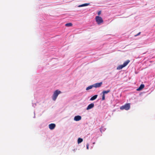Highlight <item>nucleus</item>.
I'll use <instances>...</instances> for the list:
<instances>
[{
  "mask_svg": "<svg viewBox=\"0 0 155 155\" xmlns=\"http://www.w3.org/2000/svg\"><path fill=\"white\" fill-rule=\"evenodd\" d=\"M102 84V82L97 83L93 84L94 87L95 88L99 87L101 86Z\"/></svg>",
  "mask_w": 155,
  "mask_h": 155,
  "instance_id": "obj_5",
  "label": "nucleus"
},
{
  "mask_svg": "<svg viewBox=\"0 0 155 155\" xmlns=\"http://www.w3.org/2000/svg\"><path fill=\"white\" fill-rule=\"evenodd\" d=\"M101 13V11H99L98 12V15H100Z\"/></svg>",
  "mask_w": 155,
  "mask_h": 155,
  "instance_id": "obj_20",
  "label": "nucleus"
},
{
  "mask_svg": "<svg viewBox=\"0 0 155 155\" xmlns=\"http://www.w3.org/2000/svg\"><path fill=\"white\" fill-rule=\"evenodd\" d=\"M83 140L81 138H79L78 139V143H81V142H82L83 141Z\"/></svg>",
  "mask_w": 155,
  "mask_h": 155,
  "instance_id": "obj_13",
  "label": "nucleus"
},
{
  "mask_svg": "<svg viewBox=\"0 0 155 155\" xmlns=\"http://www.w3.org/2000/svg\"><path fill=\"white\" fill-rule=\"evenodd\" d=\"M61 93L60 91L58 90H56L54 93L52 95V99L53 101H55L58 95Z\"/></svg>",
  "mask_w": 155,
  "mask_h": 155,
  "instance_id": "obj_2",
  "label": "nucleus"
},
{
  "mask_svg": "<svg viewBox=\"0 0 155 155\" xmlns=\"http://www.w3.org/2000/svg\"><path fill=\"white\" fill-rule=\"evenodd\" d=\"M106 130V129L105 128H104V127H101L100 128V130L101 132H102Z\"/></svg>",
  "mask_w": 155,
  "mask_h": 155,
  "instance_id": "obj_15",
  "label": "nucleus"
},
{
  "mask_svg": "<svg viewBox=\"0 0 155 155\" xmlns=\"http://www.w3.org/2000/svg\"><path fill=\"white\" fill-rule=\"evenodd\" d=\"M130 107V104H126L124 105L121 106L120 109L121 110L125 109L126 110H128L129 109Z\"/></svg>",
  "mask_w": 155,
  "mask_h": 155,
  "instance_id": "obj_4",
  "label": "nucleus"
},
{
  "mask_svg": "<svg viewBox=\"0 0 155 155\" xmlns=\"http://www.w3.org/2000/svg\"><path fill=\"white\" fill-rule=\"evenodd\" d=\"M97 96H98L97 95H95L94 96L90 98V100L92 101H94V100H95V99H96L97 98Z\"/></svg>",
  "mask_w": 155,
  "mask_h": 155,
  "instance_id": "obj_10",
  "label": "nucleus"
},
{
  "mask_svg": "<svg viewBox=\"0 0 155 155\" xmlns=\"http://www.w3.org/2000/svg\"><path fill=\"white\" fill-rule=\"evenodd\" d=\"M95 143V142H94L93 143V144H94Z\"/></svg>",
  "mask_w": 155,
  "mask_h": 155,
  "instance_id": "obj_24",
  "label": "nucleus"
},
{
  "mask_svg": "<svg viewBox=\"0 0 155 155\" xmlns=\"http://www.w3.org/2000/svg\"><path fill=\"white\" fill-rule=\"evenodd\" d=\"M84 6H86L90 4L89 3H85L84 4Z\"/></svg>",
  "mask_w": 155,
  "mask_h": 155,
  "instance_id": "obj_17",
  "label": "nucleus"
},
{
  "mask_svg": "<svg viewBox=\"0 0 155 155\" xmlns=\"http://www.w3.org/2000/svg\"><path fill=\"white\" fill-rule=\"evenodd\" d=\"M84 4H82V5H79L78 6L79 7H84Z\"/></svg>",
  "mask_w": 155,
  "mask_h": 155,
  "instance_id": "obj_18",
  "label": "nucleus"
},
{
  "mask_svg": "<svg viewBox=\"0 0 155 155\" xmlns=\"http://www.w3.org/2000/svg\"><path fill=\"white\" fill-rule=\"evenodd\" d=\"M89 144L88 143H87V149H89Z\"/></svg>",
  "mask_w": 155,
  "mask_h": 155,
  "instance_id": "obj_19",
  "label": "nucleus"
},
{
  "mask_svg": "<svg viewBox=\"0 0 155 155\" xmlns=\"http://www.w3.org/2000/svg\"><path fill=\"white\" fill-rule=\"evenodd\" d=\"M140 33H141L140 32H139L137 35H135V36H137L139 35L140 34Z\"/></svg>",
  "mask_w": 155,
  "mask_h": 155,
  "instance_id": "obj_21",
  "label": "nucleus"
},
{
  "mask_svg": "<svg viewBox=\"0 0 155 155\" xmlns=\"http://www.w3.org/2000/svg\"><path fill=\"white\" fill-rule=\"evenodd\" d=\"M34 114H35V112H34ZM35 115H34V118H35Z\"/></svg>",
  "mask_w": 155,
  "mask_h": 155,
  "instance_id": "obj_23",
  "label": "nucleus"
},
{
  "mask_svg": "<svg viewBox=\"0 0 155 155\" xmlns=\"http://www.w3.org/2000/svg\"><path fill=\"white\" fill-rule=\"evenodd\" d=\"M56 126V125L54 124H51L49 125V127L51 130L54 129Z\"/></svg>",
  "mask_w": 155,
  "mask_h": 155,
  "instance_id": "obj_8",
  "label": "nucleus"
},
{
  "mask_svg": "<svg viewBox=\"0 0 155 155\" xmlns=\"http://www.w3.org/2000/svg\"><path fill=\"white\" fill-rule=\"evenodd\" d=\"M95 20L97 24L99 25H100L103 22V20L102 18L99 16L96 17Z\"/></svg>",
  "mask_w": 155,
  "mask_h": 155,
  "instance_id": "obj_3",
  "label": "nucleus"
},
{
  "mask_svg": "<svg viewBox=\"0 0 155 155\" xmlns=\"http://www.w3.org/2000/svg\"><path fill=\"white\" fill-rule=\"evenodd\" d=\"M93 87H94L93 84L92 85H90L86 88V90H89L91 89H92Z\"/></svg>",
  "mask_w": 155,
  "mask_h": 155,
  "instance_id": "obj_12",
  "label": "nucleus"
},
{
  "mask_svg": "<svg viewBox=\"0 0 155 155\" xmlns=\"http://www.w3.org/2000/svg\"><path fill=\"white\" fill-rule=\"evenodd\" d=\"M65 25L66 26L70 27V26H71L72 25V24L71 23H67L66 24H65Z\"/></svg>",
  "mask_w": 155,
  "mask_h": 155,
  "instance_id": "obj_14",
  "label": "nucleus"
},
{
  "mask_svg": "<svg viewBox=\"0 0 155 155\" xmlns=\"http://www.w3.org/2000/svg\"><path fill=\"white\" fill-rule=\"evenodd\" d=\"M81 119V117L80 116L77 115L75 116L74 118V120L76 121H78Z\"/></svg>",
  "mask_w": 155,
  "mask_h": 155,
  "instance_id": "obj_6",
  "label": "nucleus"
},
{
  "mask_svg": "<svg viewBox=\"0 0 155 155\" xmlns=\"http://www.w3.org/2000/svg\"><path fill=\"white\" fill-rule=\"evenodd\" d=\"M94 107V104L93 103H91L89 104L86 108L87 110L91 109Z\"/></svg>",
  "mask_w": 155,
  "mask_h": 155,
  "instance_id": "obj_7",
  "label": "nucleus"
},
{
  "mask_svg": "<svg viewBox=\"0 0 155 155\" xmlns=\"http://www.w3.org/2000/svg\"><path fill=\"white\" fill-rule=\"evenodd\" d=\"M110 91L109 90H108L107 91H103L102 92V93L105 95V94H107L108 93H109L110 92Z\"/></svg>",
  "mask_w": 155,
  "mask_h": 155,
  "instance_id": "obj_11",
  "label": "nucleus"
},
{
  "mask_svg": "<svg viewBox=\"0 0 155 155\" xmlns=\"http://www.w3.org/2000/svg\"><path fill=\"white\" fill-rule=\"evenodd\" d=\"M32 106H33L35 107V106H36V104H33Z\"/></svg>",
  "mask_w": 155,
  "mask_h": 155,
  "instance_id": "obj_22",
  "label": "nucleus"
},
{
  "mask_svg": "<svg viewBox=\"0 0 155 155\" xmlns=\"http://www.w3.org/2000/svg\"><path fill=\"white\" fill-rule=\"evenodd\" d=\"M105 99V95L103 94L102 95V101L104 100Z\"/></svg>",
  "mask_w": 155,
  "mask_h": 155,
  "instance_id": "obj_16",
  "label": "nucleus"
},
{
  "mask_svg": "<svg viewBox=\"0 0 155 155\" xmlns=\"http://www.w3.org/2000/svg\"><path fill=\"white\" fill-rule=\"evenodd\" d=\"M144 87V85L143 84H141L139 87L137 89V91H139L141 90Z\"/></svg>",
  "mask_w": 155,
  "mask_h": 155,
  "instance_id": "obj_9",
  "label": "nucleus"
},
{
  "mask_svg": "<svg viewBox=\"0 0 155 155\" xmlns=\"http://www.w3.org/2000/svg\"><path fill=\"white\" fill-rule=\"evenodd\" d=\"M130 62V61L129 60L125 61L123 64L118 66L117 68V70H120L122 69L123 68L126 66Z\"/></svg>",
  "mask_w": 155,
  "mask_h": 155,
  "instance_id": "obj_1",
  "label": "nucleus"
}]
</instances>
